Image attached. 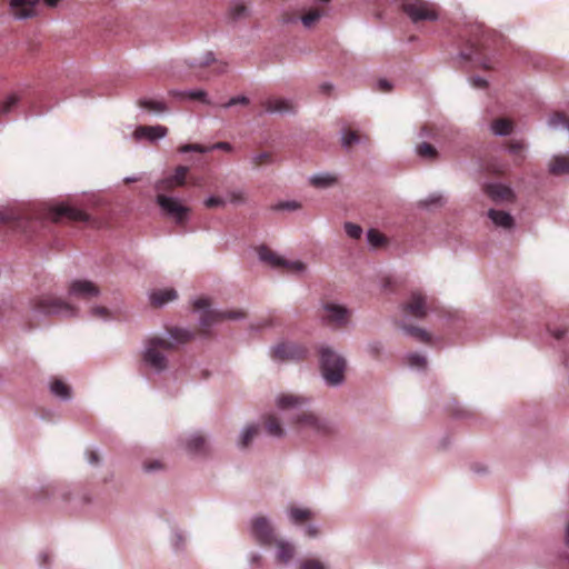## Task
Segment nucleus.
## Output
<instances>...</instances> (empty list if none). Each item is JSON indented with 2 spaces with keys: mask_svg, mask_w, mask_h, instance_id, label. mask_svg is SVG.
I'll use <instances>...</instances> for the list:
<instances>
[{
  "mask_svg": "<svg viewBox=\"0 0 569 569\" xmlns=\"http://www.w3.org/2000/svg\"><path fill=\"white\" fill-rule=\"evenodd\" d=\"M308 402V398L292 393L281 395L277 399L280 409L292 411L291 425L300 436L326 438L336 435L337 427L331 421L305 409Z\"/></svg>",
  "mask_w": 569,
  "mask_h": 569,
  "instance_id": "f257e3e1",
  "label": "nucleus"
},
{
  "mask_svg": "<svg viewBox=\"0 0 569 569\" xmlns=\"http://www.w3.org/2000/svg\"><path fill=\"white\" fill-rule=\"evenodd\" d=\"M167 332L173 341L160 336H153L146 341L143 361L157 372L168 368V356L177 350L178 345L187 343L194 337V332L179 327L167 328Z\"/></svg>",
  "mask_w": 569,
  "mask_h": 569,
  "instance_id": "f03ea898",
  "label": "nucleus"
},
{
  "mask_svg": "<svg viewBox=\"0 0 569 569\" xmlns=\"http://www.w3.org/2000/svg\"><path fill=\"white\" fill-rule=\"evenodd\" d=\"M77 309L67 301L51 293H43L33 297L29 303V311L26 315L30 329L38 327L43 318L54 315H76Z\"/></svg>",
  "mask_w": 569,
  "mask_h": 569,
  "instance_id": "7ed1b4c3",
  "label": "nucleus"
},
{
  "mask_svg": "<svg viewBox=\"0 0 569 569\" xmlns=\"http://www.w3.org/2000/svg\"><path fill=\"white\" fill-rule=\"evenodd\" d=\"M210 307H211V301L209 298H206V297L198 298L193 302V309L202 311L201 316H200V323H201L200 332L202 335H207L208 329L214 323L221 322L223 320H236V319L246 317V313L240 310L217 311V310L210 309Z\"/></svg>",
  "mask_w": 569,
  "mask_h": 569,
  "instance_id": "20e7f679",
  "label": "nucleus"
},
{
  "mask_svg": "<svg viewBox=\"0 0 569 569\" xmlns=\"http://www.w3.org/2000/svg\"><path fill=\"white\" fill-rule=\"evenodd\" d=\"M320 367L323 378L331 386H337L345 378L346 361L329 347H320Z\"/></svg>",
  "mask_w": 569,
  "mask_h": 569,
  "instance_id": "39448f33",
  "label": "nucleus"
},
{
  "mask_svg": "<svg viewBox=\"0 0 569 569\" xmlns=\"http://www.w3.org/2000/svg\"><path fill=\"white\" fill-rule=\"evenodd\" d=\"M487 43L486 31L480 27H476L473 38L469 39L466 49L461 51L463 59L472 61L475 64L489 69L488 59L483 53Z\"/></svg>",
  "mask_w": 569,
  "mask_h": 569,
  "instance_id": "423d86ee",
  "label": "nucleus"
},
{
  "mask_svg": "<svg viewBox=\"0 0 569 569\" xmlns=\"http://www.w3.org/2000/svg\"><path fill=\"white\" fill-rule=\"evenodd\" d=\"M157 203L161 208L162 212L171 218L177 226L184 227L191 209L183 206L178 199L168 197L162 192L157 196Z\"/></svg>",
  "mask_w": 569,
  "mask_h": 569,
  "instance_id": "0eeeda50",
  "label": "nucleus"
},
{
  "mask_svg": "<svg viewBox=\"0 0 569 569\" xmlns=\"http://www.w3.org/2000/svg\"><path fill=\"white\" fill-rule=\"evenodd\" d=\"M319 317L326 326L341 329L349 323L351 312L343 306L326 302L320 310Z\"/></svg>",
  "mask_w": 569,
  "mask_h": 569,
  "instance_id": "6e6552de",
  "label": "nucleus"
},
{
  "mask_svg": "<svg viewBox=\"0 0 569 569\" xmlns=\"http://www.w3.org/2000/svg\"><path fill=\"white\" fill-rule=\"evenodd\" d=\"M258 256L261 261L268 263L273 268H281L290 273H301L306 269V264L301 261H289L279 257L274 251L266 246L258 248Z\"/></svg>",
  "mask_w": 569,
  "mask_h": 569,
  "instance_id": "1a4fd4ad",
  "label": "nucleus"
},
{
  "mask_svg": "<svg viewBox=\"0 0 569 569\" xmlns=\"http://www.w3.org/2000/svg\"><path fill=\"white\" fill-rule=\"evenodd\" d=\"M402 10L415 23L438 18L436 7L423 0L406 1L402 3Z\"/></svg>",
  "mask_w": 569,
  "mask_h": 569,
  "instance_id": "9d476101",
  "label": "nucleus"
},
{
  "mask_svg": "<svg viewBox=\"0 0 569 569\" xmlns=\"http://www.w3.org/2000/svg\"><path fill=\"white\" fill-rule=\"evenodd\" d=\"M48 216L53 222H60L62 220L88 222L90 219L84 211L68 204H59L50 208Z\"/></svg>",
  "mask_w": 569,
  "mask_h": 569,
  "instance_id": "9b49d317",
  "label": "nucleus"
},
{
  "mask_svg": "<svg viewBox=\"0 0 569 569\" xmlns=\"http://www.w3.org/2000/svg\"><path fill=\"white\" fill-rule=\"evenodd\" d=\"M429 308L428 298L421 291H412L409 299L402 305L405 313L422 319L427 316Z\"/></svg>",
  "mask_w": 569,
  "mask_h": 569,
  "instance_id": "f8f14e48",
  "label": "nucleus"
},
{
  "mask_svg": "<svg viewBox=\"0 0 569 569\" xmlns=\"http://www.w3.org/2000/svg\"><path fill=\"white\" fill-rule=\"evenodd\" d=\"M72 298L89 301L100 295V288L89 280H74L68 289Z\"/></svg>",
  "mask_w": 569,
  "mask_h": 569,
  "instance_id": "ddd939ff",
  "label": "nucleus"
},
{
  "mask_svg": "<svg viewBox=\"0 0 569 569\" xmlns=\"http://www.w3.org/2000/svg\"><path fill=\"white\" fill-rule=\"evenodd\" d=\"M252 535L262 546H272L277 539L274 530L264 517H257L252 520Z\"/></svg>",
  "mask_w": 569,
  "mask_h": 569,
  "instance_id": "4468645a",
  "label": "nucleus"
},
{
  "mask_svg": "<svg viewBox=\"0 0 569 569\" xmlns=\"http://www.w3.org/2000/svg\"><path fill=\"white\" fill-rule=\"evenodd\" d=\"M307 349L296 343H281L272 349V358L279 360H301L307 356Z\"/></svg>",
  "mask_w": 569,
  "mask_h": 569,
  "instance_id": "2eb2a0df",
  "label": "nucleus"
},
{
  "mask_svg": "<svg viewBox=\"0 0 569 569\" xmlns=\"http://www.w3.org/2000/svg\"><path fill=\"white\" fill-rule=\"evenodd\" d=\"M482 190L497 203L513 202L516 198L511 188L501 183H486Z\"/></svg>",
  "mask_w": 569,
  "mask_h": 569,
  "instance_id": "dca6fc26",
  "label": "nucleus"
},
{
  "mask_svg": "<svg viewBox=\"0 0 569 569\" xmlns=\"http://www.w3.org/2000/svg\"><path fill=\"white\" fill-rule=\"evenodd\" d=\"M188 171V167L179 166L172 176L157 182L156 190L158 192H167L173 190L177 187L183 186Z\"/></svg>",
  "mask_w": 569,
  "mask_h": 569,
  "instance_id": "f3484780",
  "label": "nucleus"
},
{
  "mask_svg": "<svg viewBox=\"0 0 569 569\" xmlns=\"http://www.w3.org/2000/svg\"><path fill=\"white\" fill-rule=\"evenodd\" d=\"M190 67L192 69H194V68L203 69V68L211 67L212 72L214 74L223 73L227 70V63L217 60L212 52H206L203 54V57H201L200 59H194V61L190 64Z\"/></svg>",
  "mask_w": 569,
  "mask_h": 569,
  "instance_id": "a211bd4d",
  "label": "nucleus"
},
{
  "mask_svg": "<svg viewBox=\"0 0 569 569\" xmlns=\"http://www.w3.org/2000/svg\"><path fill=\"white\" fill-rule=\"evenodd\" d=\"M40 0H11V8L17 18H30L37 14Z\"/></svg>",
  "mask_w": 569,
  "mask_h": 569,
  "instance_id": "6ab92c4d",
  "label": "nucleus"
},
{
  "mask_svg": "<svg viewBox=\"0 0 569 569\" xmlns=\"http://www.w3.org/2000/svg\"><path fill=\"white\" fill-rule=\"evenodd\" d=\"M276 546V559L279 563H288L296 553L295 546L283 539H276L272 543Z\"/></svg>",
  "mask_w": 569,
  "mask_h": 569,
  "instance_id": "aec40b11",
  "label": "nucleus"
},
{
  "mask_svg": "<svg viewBox=\"0 0 569 569\" xmlns=\"http://www.w3.org/2000/svg\"><path fill=\"white\" fill-rule=\"evenodd\" d=\"M167 132L168 129L162 126H139L136 128L133 134L136 139L147 138L149 140H156L164 137Z\"/></svg>",
  "mask_w": 569,
  "mask_h": 569,
  "instance_id": "412c9836",
  "label": "nucleus"
},
{
  "mask_svg": "<svg viewBox=\"0 0 569 569\" xmlns=\"http://www.w3.org/2000/svg\"><path fill=\"white\" fill-rule=\"evenodd\" d=\"M214 149H220V150H223L227 152H231L233 148L229 142H217V143L212 144L211 147H204V146H201L198 143H188V144H182L179 147V151L182 153H187V152H191V151L203 153V152H207L209 150H214Z\"/></svg>",
  "mask_w": 569,
  "mask_h": 569,
  "instance_id": "4be33fe9",
  "label": "nucleus"
},
{
  "mask_svg": "<svg viewBox=\"0 0 569 569\" xmlns=\"http://www.w3.org/2000/svg\"><path fill=\"white\" fill-rule=\"evenodd\" d=\"M488 217L497 227H502L505 229H511L515 224V220L511 214L506 211L490 209L488 211Z\"/></svg>",
  "mask_w": 569,
  "mask_h": 569,
  "instance_id": "5701e85b",
  "label": "nucleus"
},
{
  "mask_svg": "<svg viewBox=\"0 0 569 569\" xmlns=\"http://www.w3.org/2000/svg\"><path fill=\"white\" fill-rule=\"evenodd\" d=\"M264 109L268 112H292L295 110L293 104L281 98L268 99L264 103Z\"/></svg>",
  "mask_w": 569,
  "mask_h": 569,
  "instance_id": "b1692460",
  "label": "nucleus"
},
{
  "mask_svg": "<svg viewBox=\"0 0 569 569\" xmlns=\"http://www.w3.org/2000/svg\"><path fill=\"white\" fill-rule=\"evenodd\" d=\"M178 297L174 289H162L153 291L150 296V301L153 307H162L167 302L174 300Z\"/></svg>",
  "mask_w": 569,
  "mask_h": 569,
  "instance_id": "393cba45",
  "label": "nucleus"
},
{
  "mask_svg": "<svg viewBox=\"0 0 569 569\" xmlns=\"http://www.w3.org/2000/svg\"><path fill=\"white\" fill-rule=\"evenodd\" d=\"M188 452L193 455H204L207 452V442L203 436L193 435L186 443Z\"/></svg>",
  "mask_w": 569,
  "mask_h": 569,
  "instance_id": "a878e982",
  "label": "nucleus"
},
{
  "mask_svg": "<svg viewBox=\"0 0 569 569\" xmlns=\"http://www.w3.org/2000/svg\"><path fill=\"white\" fill-rule=\"evenodd\" d=\"M263 425L267 432L273 437H282L284 435V430L281 426L279 418L274 415H268L263 418Z\"/></svg>",
  "mask_w": 569,
  "mask_h": 569,
  "instance_id": "bb28decb",
  "label": "nucleus"
},
{
  "mask_svg": "<svg viewBox=\"0 0 569 569\" xmlns=\"http://www.w3.org/2000/svg\"><path fill=\"white\" fill-rule=\"evenodd\" d=\"M549 170L556 176L569 172V157L556 156L549 164Z\"/></svg>",
  "mask_w": 569,
  "mask_h": 569,
  "instance_id": "cd10ccee",
  "label": "nucleus"
},
{
  "mask_svg": "<svg viewBox=\"0 0 569 569\" xmlns=\"http://www.w3.org/2000/svg\"><path fill=\"white\" fill-rule=\"evenodd\" d=\"M402 329L407 335L411 336L412 338L420 342H431V335L428 331L423 330L422 328L410 325H402Z\"/></svg>",
  "mask_w": 569,
  "mask_h": 569,
  "instance_id": "c85d7f7f",
  "label": "nucleus"
},
{
  "mask_svg": "<svg viewBox=\"0 0 569 569\" xmlns=\"http://www.w3.org/2000/svg\"><path fill=\"white\" fill-rule=\"evenodd\" d=\"M491 129L496 134L507 136L513 129V122L507 118H498L492 121Z\"/></svg>",
  "mask_w": 569,
  "mask_h": 569,
  "instance_id": "c756f323",
  "label": "nucleus"
},
{
  "mask_svg": "<svg viewBox=\"0 0 569 569\" xmlns=\"http://www.w3.org/2000/svg\"><path fill=\"white\" fill-rule=\"evenodd\" d=\"M51 392L61 399H69L71 397L70 387L62 380L54 378L50 383Z\"/></svg>",
  "mask_w": 569,
  "mask_h": 569,
  "instance_id": "7c9ffc66",
  "label": "nucleus"
},
{
  "mask_svg": "<svg viewBox=\"0 0 569 569\" xmlns=\"http://www.w3.org/2000/svg\"><path fill=\"white\" fill-rule=\"evenodd\" d=\"M508 149H509V152L515 157V164L517 166H520L526 156H525V149H526V146L522 141L520 140H516V141H510L508 143Z\"/></svg>",
  "mask_w": 569,
  "mask_h": 569,
  "instance_id": "2f4dec72",
  "label": "nucleus"
},
{
  "mask_svg": "<svg viewBox=\"0 0 569 569\" xmlns=\"http://www.w3.org/2000/svg\"><path fill=\"white\" fill-rule=\"evenodd\" d=\"M337 178L330 173H321L311 177L310 182L316 188H328L336 183Z\"/></svg>",
  "mask_w": 569,
  "mask_h": 569,
  "instance_id": "473e14b6",
  "label": "nucleus"
},
{
  "mask_svg": "<svg viewBox=\"0 0 569 569\" xmlns=\"http://www.w3.org/2000/svg\"><path fill=\"white\" fill-rule=\"evenodd\" d=\"M250 162L252 164V168L258 169L262 166L271 164L273 162V154L270 151H261L253 154L250 158Z\"/></svg>",
  "mask_w": 569,
  "mask_h": 569,
  "instance_id": "72a5a7b5",
  "label": "nucleus"
},
{
  "mask_svg": "<svg viewBox=\"0 0 569 569\" xmlns=\"http://www.w3.org/2000/svg\"><path fill=\"white\" fill-rule=\"evenodd\" d=\"M323 9L311 8L301 17V21L305 27L310 28L323 16Z\"/></svg>",
  "mask_w": 569,
  "mask_h": 569,
  "instance_id": "f704fd0d",
  "label": "nucleus"
},
{
  "mask_svg": "<svg viewBox=\"0 0 569 569\" xmlns=\"http://www.w3.org/2000/svg\"><path fill=\"white\" fill-rule=\"evenodd\" d=\"M417 153L419 154V157L427 160H435L438 157L437 149L428 142H421L420 144H418Z\"/></svg>",
  "mask_w": 569,
  "mask_h": 569,
  "instance_id": "c9c22d12",
  "label": "nucleus"
},
{
  "mask_svg": "<svg viewBox=\"0 0 569 569\" xmlns=\"http://www.w3.org/2000/svg\"><path fill=\"white\" fill-rule=\"evenodd\" d=\"M311 517L312 512L309 509H301L297 507H292L290 509V518L295 523H302L310 520Z\"/></svg>",
  "mask_w": 569,
  "mask_h": 569,
  "instance_id": "e433bc0d",
  "label": "nucleus"
},
{
  "mask_svg": "<svg viewBox=\"0 0 569 569\" xmlns=\"http://www.w3.org/2000/svg\"><path fill=\"white\" fill-rule=\"evenodd\" d=\"M258 432H259V429L257 426L248 427L241 435L239 446L241 448H248L250 446L251 441L257 437Z\"/></svg>",
  "mask_w": 569,
  "mask_h": 569,
  "instance_id": "4c0bfd02",
  "label": "nucleus"
},
{
  "mask_svg": "<svg viewBox=\"0 0 569 569\" xmlns=\"http://www.w3.org/2000/svg\"><path fill=\"white\" fill-rule=\"evenodd\" d=\"M368 242L373 248H381L387 243V238L385 237V234H382L378 230L370 229L368 231Z\"/></svg>",
  "mask_w": 569,
  "mask_h": 569,
  "instance_id": "58836bf2",
  "label": "nucleus"
},
{
  "mask_svg": "<svg viewBox=\"0 0 569 569\" xmlns=\"http://www.w3.org/2000/svg\"><path fill=\"white\" fill-rule=\"evenodd\" d=\"M549 124L553 128H565L569 131V117L562 112H555L550 119Z\"/></svg>",
  "mask_w": 569,
  "mask_h": 569,
  "instance_id": "ea45409f",
  "label": "nucleus"
},
{
  "mask_svg": "<svg viewBox=\"0 0 569 569\" xmlns=\"http://www.w3.org/2000/svg\"><path fill=\"white\" fill-rule=\"evenodd\" d=\"M138 103L141 108L154 112H162L167 109L163 102L149 99H140Z\"/></svg>",
  "mask_w": 569,
  "mask_h": 569,
  "instance_id": "a19ab883",
  "label": "nucleus"
},
{
  "mask_svg": "<svg viewBox=\"0 0 569 569\" xmlns=\"http://www.w3.org/2000/svg\"><path fill=\"white\" fill-rule=\"evenodd\" d=\"M179 96L183 98H189L192 100H199L206 104H210V100L207 98V92L203 90H194L189 92L179 93Z\"/></svg>",
  "mask_w": 569,
  "mask_h": 569,
  "instance_id": "79ce46f5",
  "label": "nucleus"
},
{
  "mask_svg": "<svg viewBox=\"0 0 569 569\" xmlns=\"http://www.w3.org/2000/svg\"><path fill=\"white\" fill-rule=\"evenodd\" d=\"M230 18L232 20H239L247 16V7L243 3H234L229 11Z\"/></svg>",
  "mask_w": 569,
  "mask_h": 569,
  "instance_id": "37998d69",
  "label": "nucleus"
},
{
  "mask_svg": "<svg viewBox=\"0 0 569 569\" xmlns=\"http://www.w3.org/2000/svg\"><path fill=\"white\" fill-rule=\"evenodd\" d=\"M486 170L490 173L502 174L506 170L505 166L501 164V162H499L498 160L490 159L486 161Z\"/></svg>",
  "mask_w": 569,
  "mask_h": 569,
  "instance_id": "c03bdc74",
  "label": "nucleus"
},
{
  "mask_svg": "<svg viewBox=\"0 0 569 569\" xmlns=\"http://www.w3.org/2000/svg\"><path fill=\"white\" fill-rule=\"evenodd\" d=\"M326 566L318 559H303L299 563V569H325Z\"/></svg>",
  "mask_w": 569,
  "mask_h": 569,
  "instance_id": "a18cd8bd",
  "label": "nucleus"
},
{
  "mask_svg": "<svg viewBox=\"0 0 569 569\" xmlns=\"http://www.w3.org/2000/svg\"><path fill=\"white\" fill-rule=\"evenodd\" d=\"M19 102V97L16 94L9 96L0 106L1 113H8Z\"/></svg>",
  "mask_w": 569,
  "mask_h": 569,
  "instance_id": "49530a36",
  "label": "nucleus"
},
{
  "mask_svg": "<svg viewBox=\"0 0 569 569\" xmlns=\"http://www.w3.org/2000/svg\"><path fill=\"white\" fill-rule=\"evenodd\" d=\"M346 233L352 239H359L362 234V228L352 222H347L345 224Z\"/></svg>",
  "mask_w": 569,
  "mask_h": 569,
  "instance_id": "de8ad7c7",
  "label": "nucleus"
},
{
  "mask_svg": "<svg viewBox=\"0 0 569 569\" xmlns=\"http://www.w3.org/2000/svg\"><path fill=\"white\" fill-rule=\"evenodd\" d=\"M408 363L415 368H425L427 359L421 355L412 353L408 357Z\"/></svg>",
  "mask_w": 569,
  "mask_h": 569,
  "instance_id": "09e8293b",
  "label": "nucleus"
},
{
  "mask_svg": "<svg viewBox=\"0 0 569 569\" xmlns=\"http://www.w3.org/2000/svg\"><path fill=\"white\" fill-rule=\"evenodd\" d=\"M299 208H300V203L297 202V201H283V202H279V203H277L276 206L272 207V209L276 210V211H279V210L293 211V210H297Z\"/></svg>",
  "mask_w": 569,
  "mask_h": 569,
  "instance_id": "8fccbe9b",
  "label": "nucleus"
},
{
  "mask_svg": "<svg viewBox=\"0 0 569 569\" xmlns=\"http://www.w3.org/2000/svg\"><path fill=\"white\" fill-rule=\"evenodd\" d=\"M359 141V134L356 131H347L342 137V144L345 147H351Z\"/></svg>",
  "mask_w": 569,
  "mask_h": 569,
  "instance_id": "3c124183",
  "label": "nucleus"
},
{
  "mask_svg": "<svg viewBox=\"0 0 569 569\" xmlns=\"http://www.w3.org/2000/svg\"><path fill=\"white\" fill-rule=\"evenodd\" d=\"M90 313L94 318L109 319V310L106 307H94L90 310Z\"/></svg>",
  "mask_w": 569,
  "mask_h": 569,
  "instance_id": "603ef678",
  "label": "nucleus"
},
{
  "mask_svg": "<svg viewBox=\"0 0 569 569\" xmlns=\"http://www.w3.org/2000/svg\"><path fill=\"white\" fill-rule=\"evenodd\" d=\"M248 103H249V99L247 97L239 96V97L231 98L228 102L223 103L222 107L230 108L236 104L247 106Z\"/></svg>",
  "mask_w": 569,
  "mask_h": 569,
  "instance_id": "864d4df0",
  "label": "nucleus"
},
{
  "mask_svg": "<svg viewBox=\"0 0 569 569\" xmlns=\"http://www.w3.org/2000/svg\"><path fill=\"white\" fill-rule=\"evenodd\" d=\"M224 203V200L220 197H210L204 201L207 208L223 207Z\"/></svg>",
  "mask_w": 569,
  "mask_h": 569,
  "instance_id": "5fc2aeb1",
  "label": "nucleus"
},
{
  "mask_svg": "<svg viewBox=\"0 0 569 569\" xmlns=\"http://www.w3.org/2000/svg\"><path fill=\"white\" fill-rule=\"evenodd\" d=\"M229 198L233 203H241L246 201V196L242 191H231L229 193Z\"/></svg>",
  "mask_w": 569,
  "mask_h": 569,
  "instance_id": "6e6d98bb",
  "label": "nucleus"
},
{
  "mask_svg": "<svg viewBox=\"0 0 569 569\" xmlns=\"http://www.w3.org/2000/svg\"><path fill=\"white\" fill-rule=\"evenodd\" d=\"M368 350L373 358H378L381 351V345L379 342H373L369 345Z\"/></svg>",
  "mask_w": 569,
  "mask_h": 569,
  "instance_id": "4d7b16f0",
  "label": "nucleus"
},
{
  "mask_svg": "<svg viewBox=\"0 0 569 569\" xmlns=\"http://www.w3.org/2000/svg\"><path fill=\"white\" fill-rule=\"evenodd\" d=\"M392 89L391 83L388 80L380 79L378 81V90L381 92H389Z\"/></svg>",
  "mask_w": 569,
  "mask_h": 569,
  "instance_id": "13d9d810",
  "label": "nucleus"
},
{
  "mask_svg": "<svg viewBox=\"0 0 569 569\" xmlns=\"http://www.w3.org/2000/svg\"><path fill=\"white\" fill-rule=\"evenodd\" d=\"M549 331L552 335V337L556 338L557 340L562 339L567 333V329H560V328H555V329L549 328Z\"/></svg>",
  "mask_w": 569,
  "mask_h": 569,
  "instance_id": "bf43d9fd",
  "label": "nucleus"
},
{
  "mask_svg": "<svg viewBox=\"0 0 569 569\" xmlns=\"http://www.w3.org/2000/svg\"><path fill=\"white\" fill-rule=\"evenodd\" d=\"M472 84L476 88H486L488 83L482 78H472Z\"/></svg>",
  "mask_w": 569,
  "mask_h": 569,
  "instance_id": "052dcab7",
  "label": "nucleus"
},
{
  "mask_svg": "<svg viewBox=\"0 0 569 569\" xmlns=\"http://www.w3.org/2000/svg\"><path fill=\"white\" fill-rule=\"evenodd\" d=\"M306 533L310 538H315L318 536L319 531L315 526L309 525L306 529Z\"/></svg>",
  "mask_w": 569,
  "mask_h": 569,
  "instance_id": "680f3d73",
  "label": "nucleus"
},
{
  "mask_svg": "<svg viewBox=\"0 0 569 569\" xmlns=\"http://www.w3.org/2000/svg\"><path fill=\"white\" fill-rule=\"evenodd\" d=\"M88 458H89L90 463L96 465V463L99 462V456L94 451H90L89 455H88Z\"/></svg>",
  "mask_w": 569,
  "mask_h": 569,
  "instance_id": "e2e57ef3",
  "label": "nucleus"
},
{
  "mask_svg": "<svg viewBox=\"0 0 569 569\" xmlns=\"http://www.w3.org/2000/svg\"><path fill=\"white\" fill-rule=\"evenodd\" d=\"M319 89L322 93L329 94L332 90V86L330 83H322Z\"/></svg>",
  "mask_w": 569,
  "mask_h": 569,
  "instance_id": "0e129e2a",
  "label": "nucleus"
},
{
  "mask_svg": "<svg viewBox=\"0 0 569 569\" xmlns=\"http://www.w3.org/2000/svg\"><path fill=\"white\" fill-rule=\"evenodd\" d=\"M160 468V463L158 461H154L152 463H144V469L150 471Z\"/></svg>",
  "mask_w": 569,
  "mask_h": 569,
  "instance_id": "69168bd1",
  "label": "nucleus"
},
{
  "mask_svg": "<svg viewBox=\"0 0 569 569\" xmlns=\"http://www.w3.org/2000/svg\"><path fill=\"white\" fill-rule=\"evenodd\" d=\"M60 1L61 0H43L44 4L50 8L57 7Z\"/></svg>",
  "mask_w": 569,
  "mask_h": 569,
  "instance_id": "338daca9",
  "label": "nucleus"
},
{
  "mask_svg": "<svg viewBox=\"0 0 569 569\" xmlns=\"http://www.w3.org/2000/svg\"><path fill=\"white\" fill-rule=\"evenodd\" d=\"M566 542L569 546V522L567 523V529H566Z\"/></svg>",
  "mask_w": 569,
  "mask_h": 569,
  "instance_id": "774afa93",
  "label": "nucleus"
}]
</instances>
